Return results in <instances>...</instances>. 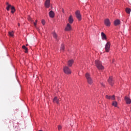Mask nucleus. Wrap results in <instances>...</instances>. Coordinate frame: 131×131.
Returning a JSON list of instances; mask_svg holds the SVG:
<instances>
[{"instance_id": "obj_19", "label": "nucleus", "mask_w": 131, "mask_h": 131, "mask_svg": "<svg viewBox=\"0 0 131 131\" xmlns=\"http://www.w3.org/2000/svg\"><path fill=\"white\" fill-rule=\"evenodd\" d=\"M125 11L127 14H130L131 12V9L130 8H126Z\"/></svg>"}, {"instance_id": "obj_21", "label": "nucleus", "mask_w": 131, "mask_h": 131, "mask_svg": "<svg viewBox=\"0 0 131 131\" xmlns=\"http://www.w3.org/2000/svg\"><path fill=\"white\" fill-rule=\"evenodd\" d=\"M11 7H12V6L11 5H8V6L7 7V11H10V8H11Z\"/></svg>"}, {"instance_id": "obj_12", "label": "nucleus", "mask_w": 131, "mask_h": 131, "mask_svg": "<svg viewBox=\"0 0 131 131\" xmlns=\"http://www.w3.org/2000/svg\"><path fill=\"white\" fill-rule=\"evenodd\" d=\"M120 24V20L116 19L114 21V25L115 26H117Z\"/></svg>"}, {"instance_id": "obj_10", "label": "nucleus", "mask_w": 131, "mask_h": 131, "mask_svg": "<svg viewBox=\"0 0 131 131\" xmlns=\"http://www.w3.org/2000/svg\"><path fill=\"white\" fill-rule=\"evenodd\" d=\"M64 30L65 31H70V30H71V25H70V24H67Z\"/></svg>"}, {"instance_id": "obj_29", "label": "nucleus", "mask_w": 131, "mask_h": 131, "mask_svg": "<svg viewBox=\"0 0 131 131\" xmlns=\"http://www.w3.org/2000/svg\"><path fill=\"white\" fill-rule=\"evenodd\" d=\"M16 11V10H11V13L12 14H14V13H15V11Z\"/></svg>"}, {"instance_id": "obj_36", "label": "nucleus", "mask_w": 131, "mask_h": 131, "mask_svg": "<svg viewBox=\"0 0 131 131\" xmlns=\"http://www.w3.org/2000/svg\"><path fill=\"white\" fill-rule=\"evenodd\" d=\"M63 13H64V10L62 11Z\"/></svg>"}, {"instance_id": "obj_28", "label": "nucleus", "mask_w": 131, "mask_h": 131, "mask_svg": "<svg viewBox=\"0 0 131 131\" xmlns=\"http://www.w3.org/2000/svg\"><path fill=\"white\" fill-rule=\"evenodd\" d=\"M25 53H28V49L27 48V49H25Z\"/></svg>"}, {"instance_id": "obj_16", "label": "nucleus", "mask_w": 131, "mask_h": 131, "mask_svg": "<svg viewBox=\"0 0 131 131\" xmlns=\"http://www.w3.org/2000/svg\"><path fill=\"white\" fill-rule=\"evenodd\" d=\"M101 37L102 39H107V36H106V35L103 32L101 33Z\"/></svg>"}, {"instance_id": "obj_14", "label": "nucleus", "mask_w": 131, "mask_h": 131, "mask_svg": "<svg viewBox=\"0 0 131 131\" xmlns=\"http://www.w3.org/2000/svg\"><path fill=\"white\" fill-rule=\"evenodd\" d=\"M74 63V61L73 59H71L68 61V65L69 67H71L72 66V64Z\"/></svg>"}, {"instance_id": "obj_33", "label": "nucleus", "mask_w": 131, "mask_h": 131, "mask_svg": "<svg viewBox=\"0 0 131 131\" xmlns=\"http://www.w3.org/2000/svg\"><path fill=\"white\" fill-rule=\"evenodd\" d=\"M8 6H9V5H10V4H9V3H7V4H6Z\"/></svg>"}, {"instance_id": "obj_9", "label": "nucleus", "mask_w": 131, "mask_h": 131, "mask_svg": "<svg viewBox=\"0 0 131 131\" xmlns=\"http://www.w3.org/2000/svg\"><path fill=\"white\" fill-rule=\"evenodd\" d=\"M108 82L112 86L113 85V84H114V81L113 80V78L112 77H109V79H108Z\"/></svg>"}, {"instance_id": "obj_3", "label": "nucleus", "mask_w": 131, "mask_h": 131, "mask_svg": "<svg viewBox=\"0 0 131 131\" xmlns=\"http://www.w3.org/2000/svg\"><path fill=\"white\" fill-rule=\"evenodd\" d=\"M63 70V72H64L66 74H71V70L69 68H68V67H64Z\"/></svg>"}, {"instance_id": "obj_25", "label": "nucleus", "mask_w": 131, "mask_h": 131, "mask_svg": "<svg viewBox=\"0 0 131 131\" xmlns=\"http://www.w3.org/2000/svg\"><path fill=\"white\" fill-rule=\"evenodd\" d=\"M41 24H42V25H45V24H46V21H45L44 19H42V20H41Z\"/></svg>"}, {"instance_id": "obj_15", "label": "nucleus", "mask_w": 131, "mask_h": 131, "mask_svg": "<svg viewBox=\"0 0 131 131\" xmlns=\"http://www.w3.org/2000/svg\"><path fill=\"white\" fill-rule=\"evenodd\" d=\"M53 102L54 103H56V104H59L60 100L58 99V97H55L53 99Z\"/></svg>"}, {"instance_id": "obj_34", "label": "nucleus", "mask_w": 131, "mask_h": 131, "mask_svg": "<svg viewBox=\"0 0 131 131\" xmlns=\"http://www.w3.org/2000/svg\"><path fill=\"white\" fill-rule=\"evenodd\" d=\"M35 23H37V20H36Z\"/></svg>"}, {"instance_id": "obj_26", "label": "nucleus", "mask_w": 131, "mask_h": 131, "mask_svg": "<svg viewBox=\"0 0 131 131\" xmlns=\"http://www.w3.org/2000/svg\"><path fill=\"white\" fill-rule=\"evenodd\" d=\"M111 99L112 100H115V96L113 95L112 97H111Z\"/></svg>"}, {"instance_id": "obj_24", "label": "nucleus", "mask_w": 131, "mask_h": 131, "mask_svg": "<svg viewBox=\"0 0 131 131\" xmlns=\"http://www.w3.org/2000/svg\"><path fill=\"white\" fill-rule=\"evenodd\" d=\"M28 19L29 20V21H31V22H33V20H32V19H31V17H30V16H28Z\"/></svg>"}, {"instance_id": "obj_35", "label": "nucleus", "mask_w": 131, "mask_h": 131, "mask_svg": "<svg viewBox=\"0 0 131 131\" xmlns=\"http://www.w3.org/2000/svg\"><path fill=\"white\" fill-rule=\"evenodd\" d=\"M18 26H20V24H18Z\"/></svg>"}, {"instance_id": "obj_22", "label": "nucleus", "mask_w": 131, "mask_h": 131, "mask_svg": "<svg viewBox=\"0 0 131 131\" xmlns=\"http://www.w3.org/2000/svg\"><path fill=\"white\" fill-rule=\"evenodd\" d=\"M9 34L10 36H13L14 32H9Z\"/></svg>"}, {"instance_id": "obj_32", "label": "nucleus", "mask_w": 131, "mask_h": 131, "mask_svg": "<svg viewBox=\"0 0 131 131\" xmlns=\"http://www.w3.org/2000/svg\"><path fill=\"white\" fill-rule=\"evenodd\" d=\"M34 26H36V23H34Z\"/></svg>"}, {"instance_id": "obj_27", "label": "nucleus", "mask_w": 131, "mask_h": 131, "mask_svg": "<svg viewBox=\"0 0 131 131\" xmlns=\"http://www.w3.org/2000/svg\"><path fill=\"white\" fill-rule=\"evenodd\" d=\"M62 129V126H61V125H59L58 126V130H60V129Z\"/></svg>"}, {"instance_id": "obj_30", "label": "nucleus", "mask_w": 131, "mask_h": 131, "mask_svg": "<svg viewBox=\"0 0 131 131\" xmlns=\"http://www.w3.org/2000/svg\"><path fill=\"white\" fill-rule=\"evenodd\" d=\"M22 48L24 50H25V49H27L26 46H23Z\"/></svg>"}, {"instance_id": "obj_4", "label": "nucleus", "mask_w": 131, "mask_h": 131, "mask_svg": "<svg viewBox=\"0 0 131 131\" xmlns=\"http://www.w3.org/2000/svg\"><path fill=\"white\" fill-rule=\"evenodd\" d=\"M110 42H107L105 45V50L106 53H109V51H110Z\"/></svg>"}, {"instance_id": "obj_31", "label": "nucleus", "mask_w": 131, "mask_h": 131, "mask_svg": "<svg viewBox=\"0 0 131 131\" xmlns=\"http://www.w3.org/2000/svg\"><path fill=\"white\" fill-rule=\"evenodd\" d=\"M11 10H15V7L13 6H11Z\"/></svg>"}, {"instance_id": "obj_23", "label": "nucleus", "mask_w": 131, "mask_h": 131, "mask_svg": "<svg viewBox=\"0 0 131 131\" xmlns=\"http://www.w3.org/2000/svg\"><path fill=\"white\" fill-rule=\"evenodd\" d=\"M105 98L106 99H108V100H110V99H111V96H109V95H106L105 96Z\"/></svg>"}, {"instance_id": "obj_11", "label": "nucleus", "mask_w": 131, "mask_h": 131, "mask_svg": "<svg viewBox=\"0 0 131 131\" xmlns=\"http://www.w3.org/2000/svg\"><path fill=\"white\" fill-rule=\"evenodd\" d=\"M68 20H69V23H70V24H72V23H73V21H74L72 15H70L69 16Z\"/></svg>"}, {"instance_id": "obj_5", "label": "nucleus", "mask_w": 131, "mask_h": 131, "mask_svg": "<svg viewBox=\"0 0 131 131\" xmlns=\"http://www.w3.org/2000/svg\"><path fill=\"white\" fill-rule=\"evenodd\" d=\"M76 15V17L77 18L78 21H81V15H80V12L78 10H77L76 12H75Z\"/></svg>"}, {"instance_id": "obj_7", "label": "nucleus", "mask_w": 131, "mask_h": 131, "mask_svg": "<svg viewBox=\"0 0 131 131\" xmlns=\"http://www.w3.org/2000/svg\"><path fill=\"white\" fill-rule=\"evenodd\" d=\"M51 0H46L45 3V6L46 8H50V6H51Z\"/></svg>"}, {"instance_id": "obj_17", "label": "nucleus", "mask_w": 131, "mask_h": 131, "mask_svg": "<svg viewBox=\"0 0 131 131\" xmlns=\"http://www.w3.org/2000/svg\"><path fill=\"white\" fill-rule=\"evenodd\" d=\"M64 50H65V46H64V44H61L60 47L61 52H63Z\"/></svg>"}, {"instance_id": "obj_2", "label": "nucleus", "mask_w": 131, "mask_h": 131, "mask_svg": "<svg viewBox=\"0 0 131 131\" xmlns=\"http://www.w3.org/2000/svg\"><path fill=\"white\" fill-rule=\"evenodd\" d=\"M95 65L99 70H103L104 69L102 62L99 60H95Z\"/></svg>"}, {"instance_id": "obj_18", "label": "nucleus", "mask_w": 131, "mask_h": 131, "mask_svg": "<svg viewBox=\"0 0 131 131\" xmlns=\"http://www.w3.org/2000/svg\"><path fill=\"white\" fill-rule=\"evenodd\" d=\"M53 37L56 39V40H58V35H57V34L56 32L53 33Z\"/></svg>"}, {"instance_id": "obj_20", "label": "nucleus", "mask_w": 131, "mask_h": 131, "mask_svg": "<svg viewBox=\"0 0 131 131\" xmlns=\"http://www.w3.org/2000/svg\"><path fill=\"white\" fill-rule=\"evenodd\" d=\"M113 106H114V107H117V102L114 101L112 103Z\"/></svg>"}, {"instance_id": "obj_13", "label": "nucleus", "mask_w": 131, "mask_h": 131, "mask_svg": "<svg viewBox=\"0 0 131 131\" xmlns=\"http://www.w3.org/2000/svg\"><path fill=\"white\" fill-rule=\"evenodd\" d=\"M50 18H54L55 17V13L53 11H50L49 13Z\"/></svg>"}, {"instance_id": "obj_6", "label": "nucleus", "mask_w": 131, "mask_h": 131, "mask_svg": "<svg viewBox=\"0 0 131 131\" xmlns=\"http://www.w3.org/2000/svg\"><path fill=\"white\" fill-rule=\"evenodd\" d=\"M124 100H125V101L126 102V104H127V105H129V104L131 103V99L129 97H128L127 96H125L124 97Z\"/></svg>"}, {"instance_id": "obj_8", "label": "nucleus", "mask_w": 131, "mask_h": 131, "mask_svg": "<svg viewBox=\"0 0 131 131\" xmlns=\"http://www.w3.org/2000/svg\"><path fill=\"white\" fill-rule=\"evenodd\" d=\"M104 25L106 26H110L111 25V22L110 20L108 18H106L104 20Z\"/></svg>"}, {"instance_id": "obj_37", "label": "nucleus", "mask_w": 131, "mask_h": 131, "mask_svg": "<svg viewBox=\"0 0 131 131\" xmlns=\"http://www.w3.org/2000/svg\"><path fill=\"white\" fill-rule=\"evenodd\" d=\"M39 131H42V130H39Z\"/></svg>"}, {"instance_id": "obj_1", "label": "nucleus", "mask_w": 131, "mask_h": 131, "mask_svg": "<svg viewBox=\"0 0 131 131\" xmlns=\"http://www.w3.org/2000/svg\"><path fill=\"white\" fill-rule=\"evenodd\" d=\"M85 76L86 79H87V81L89 84H90V85L93 84L94 81H93V79L91 77V74H90V73H86L85 74Z\"/></svg>"}]
</instances>
